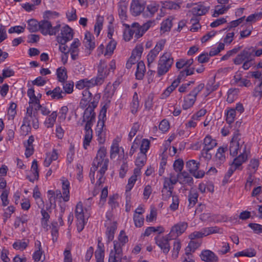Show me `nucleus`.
I'll return each mask as SVG.
<instances>
[{
	"mask_svg": "<svg viewBox=\"0 0 262 262\" xmlns=\"http://www.w3.org/2000/svg\"><path fill=\"white\" fill-rule=\"evenodd\" d=\"M107 154L106 148L101 146L97 151L96 157L94 158L92 167V170L96 171L99 167L100 169L99 173L104 174L107 169L108 159L105 158Z\"/></svg>",
	"mask_w": 262,
	"mask_h": 262,
	"instance_id": "1",
	"label": "nucleus"
},
{
	"mask_svg": "<svg viewBox=\"0 0 262 262\" xmlns=\"http://www.w3.org/2000/svg\"><path fill=\"white\" fill-rule=\"evenodd\" d=\"M173 63V58L169 52L164 53L158 61L157 73L161 76L165 74L170 69Z\"/></svg>",
	"mask_w": 262,
	"mask_h": 262,
	"instance_id": "2",
	"label": "nucleus"
},
{
	"mask_svg": "<svg viewBox=\"0 0 262 262\" xmlns=\"http://www.w3.org/2000/svg\"><path fill=\"white\" fill-rule=\"evenodd\" d=\"M100 98V95L99 94H95L93 97L92 102L89 104L88 106H86L82 117L83 119L81 124V125H82L83 123L86 121L91 120V122L95 121L96 114L94 112V109L97 106Z\"/></svg>",
	"mask_w": 262,
	"mask_h": 262,
	"instance_id": "3",
	"label": "nucleus"
},
{
	"mask_svg": "<svg viewBox=\"0 0 262 262\" xmlns=\"http://www.w3.org/2000/svg\"><path fill=\"white\" fill-rule=\"evenodd\" d=\"M204 87V84H200L184 98V103L182 105L184 110H187L193 106L196 101L197 95L202 91Z\"/></svg>",
	"mask_w": 262,
	"mask_h": 262,
	"instance_id": "4",
	"label": "nucleus"
},
{
	"mask_svg": "<svg viewBox=\"0 0 262 262\" xmlns=\"http://www.w3.org/2000/svg\"><path fill=\"white\" fill-rule=\"evenodd\" d=\"M253 60V48L246 47L238 53L233 59V62L235 65H240L243 62L248 60Z\"/></svg>",
	"mask_w": 262,
	"mask_h": 262,
	"instance_id": "5",
	"label": "nucleus"
},
{
	"mask_svg": "<svg viewBox=\"0 0 262 262\" xmlns=\"http://www.w3.org/2000/svg\"><path fill=\"white\" fill-rule=\"evenodd\" d=\"M166 42L165 39L159 40L156 44L154 49L151 50L147 56V67L148 68L151 67V64L155 60L159 52L163 49Z\"/></svg>",
	"mask_w": 262,
	"mask_h": 262,
	"instance_id": "6",
	"label": "nucleus"
},
{
	"mask_svg": "<svg viewBox=\"0 0 262 262\" xmlns=\"http://www.w3.org/2000/svg\"><path fill=\"white\" fill-rule=\"evenodd\" d=\"M199 163H196V161L191 160L186 162V167L188 170L195 178H203L205 174L203 170H198L199 167Z\"/></svg>",
	"mask_w": 262,
	"mask_h": 262,
	"instance_id": "7",
	"label": "nucleus"
},
{
	"mask_svg": "<svg viewBox=\"0 0 262 262\" xmlns=\"http://www.w3.org/2000/svg\"><path fill=\"white\" fill-rule=\"evenodd\" d=\"M156 244L163 251L165 254H167L170 250V244L169 241L174 239L173 238L168 236V234L165 236H161L160 235L155 237Z\"/></svg>",
	"mask_w": 262,
	"mask_h": 262,
	"instance_id": "8",
	"label": "nucleus"
},
{
	"mask_svg": "<svg viewBox=\"0 0 262 262\" xmlns=\"http://www.w3.org/2000/svg\"><path fill=\"white\" fill-rule=\"evenodd\" d=\"M73 37L72 29L68 25L62 27L61 33L57 37V40L60 44L66 43Z\"/></svg>",
	"mask_w": 262,
	"mask_h": 262,
	"instance_id": "9",
	"label": "nucleus"
},
{
	"mask_svg": "<svg viewBox=\"0 0 262 262\" xmlns=\"http://www.w3.org/2000/svg\"><path fill=\"white\" fill-rule=\"evenodd\" d=\"M187 227V223L185 222H179L172 227L168 236L175 239L185 232Z\"/></svg>",
	"mask_w": 262,
	"mask_h": 262,
	"instance_id": "10",
	"label": "nucleus"
},
{
	"mask_svg": "<svg viewBox=\"0 0 262 262\" xmlns=\"http://www.w3.org/2000/svg\"><path fill=\"white\" fill-rule=\"evenodd\" d=\"M24 118H28V119L33 118V127L35 129H37L39 127L38 119V113L36 111H33V105H29L27 108L26 115Z\"/></svg>",
	"mask_w": 262,
	"mask_h": 262,
	"instance_id": "11",
	"label": "nucleus"
},
{
	"mask_svg": "<svg viewBox=\"0 0 262 262\" xmlns=\"http://www.w3.org/2000/svg\"><path fill=\"white\" fill-rule=\"evenodd\" d=\"M82 98L80 102V106L81 108H85L88 106L89 104L92 102L93 98H92V94L89 89H85L82 91Z\"/></svg>",
	"mask_w": 262,
	"mask_h": 262,
	"instance_id": "12",
	"label": "nucleus"
},
{
	"mask_svg": "<svg viewBox=\"0 0 262 262\" xmlns=\"http://www.w3.org/2000/svg\"><path fill=\"white\" fill-rule=\"evenodd\" d=\"M104 126V120H99L97 124L96 133L97 135V140L100 144H103L105 141V132L103 130Z\"/></svg>",
	"mask_w": 262,
	"mask_h": 262,
	"instance_id": "13",
	"label": "nucleus"
},
{
	"mask_svg": "<svg viewBox=\"0 0 262 262\" xmlns=\"http://www.w3.org/2000/svg\"><path fill=\"white\" fill-rule=\"evenodd\" d=\"M200 257L202 260L206 262H216L218 260L217 256L209 250L203 251Z\"/></svg>",
	"mask_w": 262,
	"mask_h": 262,
	"instance_id": "14",
	"label": "nucleus"
},
{
	"mask_svg": "<svg viewBox=\"0 0 262 262\" xmlns=\"http://www.w3.org/2000/svg\"><path fill=\"white\" fill-rule=\"evenodd\" d=\"M179 182L181 184H188L191 186L193 184V180L191 176L186 171L178 173Z\"/></svg>",
	"mask_w": 262,
	"mask_h": 262,
	"instance_id": "15",
	"label": "nucleus"
},
{
	"mask_svg": "<svg viewBox=\"0 0 262 262\" xmlns=\"http://www.w3.org/2000/svg\"><path fill=\"white\" fill-rule=\"evenodd\" d=\"M46 95L50 96L52 99H61L65 95L59 86H56L53 90H49L46 92Z\"/></svg>",
	"mask_w": 262,
	"mask_h": 262,
	"instance_id": "16",
	"label": "nucleus"
},
{
	"mask_svg": "<svg viewBox=\"0 0 262 262\" xmlns=\"http://www.w3.org/2000/svg\"><path fill=\"white\" fill-rule=\"evenodd\" d=\"M201 243L202 241L201 239H196V241L191 240L185 249V254L188 256V259L191 253H193L201 246Z\"/></svg>",
	"mask_w": 262,
	"mask_h": 262,
	"instance_id": "17",
	"label": "nucleus"
},
{
	"mask_svg": "<svg viewBox=\"0 0 262 262\" xmlns=\"http://www.w3.org/2000/svg\"><path fill=\"white\" fill-rule=\"evenodd\" d=\"M144 9V6L137 0H133L130 5V12L134 16H138Z\"/></svg>",
	"mask_w": 262,
	"mask_h": 262,
	"instance_id": "18",
	"label": "nucleus"
},
{
	"mask_svg": "<svg viewBox=\"0 0 262 262\" xmlns=\"http://www.w3.org/2000/svg\"><path fill=\"white\" fill-rule=\"evenodd\" d=\"M80 43L78 39H75L71 44L70 48L68 50V52H70L71 58L73 60H76L78 56L79 49L78 47Z\"/></svg>",
	"mask_w": 262,
	"mask_h": 262,
	"instance_id": "19",
	"label": "nucleus"
},
{
	"mask_svg": "<svg viewBox=\"0 0 262 262\" xmlns=\"http://www.w3.org/2000/svg\"><path fill=\"white\" fill-rule=\"evenodd\" d=\"M227 150V146H225V147H220L219 148L215 156V161L217 165L220 166L225 161L226 157L225 152Z\"/></svg>",
	"mask_w": 262,
	"mask_h": 262,
	"instance_id": "20",
	"label": "nucleus"
},
{
	"mask_svg": "<svg viewBox=\"0 0 262 262\" xmlns=\"http://www.w3.org/2000/svg\"><path fill=\"white\" fill-rule=\"evenodd\" d=\"M93 39H94L93 35L90 32H86L85 34L83 43L85 47L90 50H93L95 48V43Z\"/></svg>",
	"mask_w": 262,
	"mask_h": 262,
	"instance_id": "21",
	"label": "nucleus"
},
{
	"mask_svg": "<svg viewBox=\"0 0 262 262\" xmlns=\"http://www.w3.org/2000/svg\"><path fill=\"white\" fill-rule=\"evenodd\" d=\"M238 135H234L230 143V154L232 157L236 156L239 149V143L236 141Z\"/></svg>",
	"mask_w": 262,
	"mask_h": 262,
	"instance_id": "22",
	"label": "nucleus"
},
{
	"mask_svg": "<svg viewBox=\"0 0 262 262\" xmlns=\"http://www.w3.org/2000/svg\"><path fill=\"white\" fill-rule=\"evenodd\" d=\"M39 31L44 35H49L52 27L51 23L48 20L43 19L39 21Z\"/></svg>",
	"mask_w": 262,
	"mask_h": 262,
	"instance_id": "23",
	"label": "nucleus"
},
{
	"mask_svg": "<svg viewBox=\"0 0 262 262\" xmlns=\"http://www.w3.org/2000/svg\"><path fill=\"white\" fill-rule=\"evenodd\" d=\"M203 144L205 150H210L216 146V140L212 139L211 136L208 135L204 139Z\"/></svg>",
	"mask_w": 262,
	"mask_h": 262,
	"instance_id": "24",
	"label": "nucleus"
},
{
	"mask_svg": "<svg viewBox=\"0 0 262 262\" xmlns=\"http://www.w3.org/2000/svg\"><path fill=\"white\" fill-rule=\"evenodd\" d=\"M209 7H206L204 5H198L192 8V12L193 15L200 16L205 14L209 10Z\"/></svg>",
	"mask_w": 262,
	"mask_h": 262,
	"instance_id": "25",
	"label": "nucleus"
},
{
	"mask_svg": "<svg viewBox=\"0 0 262 262\" xmlns=\"http://www.w3.org/2000/svg\"><path fill=\"white\" fill-rule=\"evenodd\" d=\"M145 72V66L142 61H139L137 64V71L136 72V77L138 80H141L143 78Z\"/></svg>",
	"mask_w": 262,
	"mask_h": 262,
	"instance_id": "26",
	"label": "nucleus"
},
{
	"mask_svg": "<svg viewBox=\"0 0 262 262\" xmlns=\"http://www.w3.org/2000/svg\"><path fill=\"white\" fill-rule=\"evenodd\" d=\"M117 229V225L115 222H113L112 225L108 227L106 231V235L107 237V242L112 241L114 237V234Z\"/></svg>",
	"mask_w": 262,
	"mask_h": 262,
	"instance_id": "27",
	"label": "nucleus"
},
{
	"mask_svg": "<svg viewBox=\"0 0 262 262\" xmlns=\"http://www.w3.org/2000/svg\"><path fill=\"white\" fill-rule=\"evenodd\" d=\"M62 184V193L63 194V199L64 201L67 202L69 200L70 198V183L68 180H63Z\"/></svg>",
	"mask_w": 262,
	"mask_h": 262,
	"instance_id": "28",
	"label": "nucleus"
},
{
	"mask_svg": "<svg viewBox=\"0 0 262 262\" xmlns=\"http://www.w3.org/2000/svg\"><path fill=\"white\" fill-rule=\"evenodd\" d=\"M39 22L35 19H31L28 21V28L30 32H36L39 31Z\"/></svg>",
	"mask_w": 262,
	"mask_h": 262,
	"instance_id": "29",
	"label": "nucleus"
},
{
	"mask_svg": "<svg viewBox=\"0 0 262 262\" xmlns=\"http://www.w3.org/2000/svg\"><path fill=\"white\" fill-rule=\"evenodd\" d=\"M57 76L59 81L63 82L68 78L67 70L64 67H60L57 69Z\"/></svg>",
	"mask_w": 262,
	"mask_h": 262,
	"instance_id": "30",
	"label": "nucleus"
},
{
	"mask_svg": "<svg viewBox=\"0 0 262 262\" xmlns=\"http://www.w3.org/2000/svg\"><path fill=\"white\" fill-rule=\"evenodd\" d=\"M247 155L244 154V153H241L238 157H236L234 159L233 162L231 165H233L234 167H236V169H237L243 162L247 160Z\"/></svg>",
	"mask_w": 262,
	"mask_h": 262,
	"instance_id": "31",
	"label": "nucleus"
},
{
	"mask_svg": "<svg viewBox=\"0 0 262 262\" xmlns=\"http://www.w3.org/2000/svg\"><path fill=\"white\" fill-rule=\"evenodd\" d=\"M180 82L176 79L172 82L171 85L169 86L162 94V98H165L167 97L170 93L178 86Z\"/></svg>",
	"mask_w": 262,
	"mask_h": 262,
	"instance_id": "32",
	"label": "nucleus"
},
{
	"mask_svg": "<svg viewBox=\"0 0 262 262\" xmlns=\"http://www.w3.org/2000/svg\"><path fill=\"white\" fill-rule=\"evenodd\" d=\"M229 8V6L217 5L215 7L214 12L212 14V16L214 17H217L220 15L225 13Z\"/></svg>",
	"mask_w": 262,
	"mask_h": 262,
	"instance_id": "33",
	"label": "nucleus"
},
{
	"mask_svg": "<svg viewBox=\"0 0 262 262\" xmlns=\"http://www.w3.org/2000/svg\"><path fill=\"white\" fill-rule=\"evenodd\" d=\"M120 148L119 144L117 141L114 140L111 147L110 150V158L111 159H114L116 157L117 155L119 154Z\"/></svg>",
	"mask_w": 262,
	"mask_h": 262,
	"instance_id": "34",
	"label": "nucleus"
},
{
	"mask_svg": "<svg viewBox=\"0 0 262 262\" xmlns=\"http://www.w3.org/2000/svg\"><path fill=\"white\" fill-rule=\"evenodd\" d=\"M57 118L56 112H53L46 119L45 124L47 127L50 128L53 126L54 123L56 121Z\"/></svg>",
	"mask_w": 262,
	"mask_h": 262,
	"instance_id": "35",
	"label": "nucleus"
},
{
	"mask_svg": "<svg viewBox=\"0 0 262 262\" xmlns=\"http://www.w3.org/2000/svg\"><path fill=\"white\" fill-rule=\"evenodd\" d=\"M199 196V194L196 192H190L188 198L189 204L188 207L190 208H192L198 202V198Z\"/></svg>",
	"mask_w": 262,
	"mask_h": 262,
	"instance_id": "36",
	"label": "nucleus"
},
{
	"mask_svg": "<svg viewBox=\"0 0 262 262\" xmlns=\"http://www.w3.org/2000/svg\"><path fill=\"white\" fill-rule=\"evenodd\" d=\"M116 41L114 39H112L106 46V51L104 53V55L111 56L112 54L113 53L114 50L116 48Z\"/></svg>",
	"mask_w": 262,
	"mask_h": 262,
	"instance_id": "37",
	"label": "nucleus"
},
{
	"mask_svg": "<svg viewBox=\"0 0 262 262\" xmlns=\"http://www.w3.org/2000/svg\"><path fill=\"white\" fill-rule=\"evenodd\" d=\"M31 170L33 172V176L34 177V179H32L31 178H29V180L31 182H34L35 180H37L39 178V172L38 169V165L37 162L36 160H34L32 163L31 166Z\"/></svg>",
	"mask_w": 262,
	"mask_h": 262,
	"instance_id": "38",
	"label": "nucleus"
},
{
	"mask_svg": "<svg viewBox=\"0 0 262 262\" xmlns=\"http://www.w3.org/2000/svg\"><path fill=\"white\" fill-rule=\"evenodd\" d=\"M181 243L179 240L176 239L173 243V247L172 251V258L176 259L179 255V251L181 249Z\"/></svg>",
	"mask_w": 262,
	"mask_h": 262,
	"instance_id": "39",
	"label": "nucleus"
},
{
	"mask_svg": "<svg viewBox=\"0 0 262 262\" xmlns=\"http://www.w3.org/2000/svg\"><path fill=\"white\" fill-rule=\"evenodd\" d=\"M114 249L113 254L116 257H119L122 259V250L120 243L117 241H114Z\"/></svg>",
	"mask_w": 262,
	"mask_h": 262,
	"instance_id": "40",
	"label": "nucleus"
},
{
	"mask_svg": "<svg viewBox=\"0 0 262 262\" xmlns=\"http://www.w3.org/2000/svg\"><path fill=\"white\" fill-rule=\"evenodd\" d=\"M242 48V46H237L236 47H235L234 48L232 49V50H230L228 51L227 53L224 55L221 58V60H227L230 57L238 53L239 51L241 50Z\"/></svg>",
	"mask_w": 262,
	"mask_h": 262,
	"instance_id": "41",
	"label": "nucleus"
},
{
	"mask_svg": "<svg viewBox=\"0 0 262 262\" xmlns=\"http://www.w3.org/2000/svg\"><path fill=\"white\" fill-rule=\"evenodd\" d=\"M127 6L125 4H120L119 5V8H118V13L120 18L123 20H125L127 18Z\"/></svg>",
	"mask_w": 262,
	"mask_h": 262,
	"instance_id": "42",
	"label": "nucleus"
},
{
	"mask_svg": "<svg viewBox=\"0 0 262 262\" xmlns=\"http://www.w3.org/2000/svg\"><path fill=\"white\" fill-rule=\"evenodd\" d=\"M172 18H168L163 21L161 24V30L163 32L169 31L172 25Z\"/></svg>",
	"mask_w": 262,
	"mask_h": 262,
	"instance_id": "43",
	"label": "nucleus"
},
{
	"mask_svg": "<svg viewBox=\"0 0 262 262\" xmlns=\"http://www.w3.org/2000/svg\"><path fill=\"white\" fill-rule=\"evenodd\" d=\"M103 17L98 16L94 26V32L98 36L103 26Z\"/></svg>",
	"mask_w": 262,
	"mask_h": 262,
	"instance_id": "44",
	"label": "nucleus"
},
{
	"mask_svg": "<svg viewBox=\"0 0 262 262\" xmlns=\"http://www.w3.org/2000/svg\"><path fill=\"white\" fill-rule=\"evenodd\" d=\"M139 105V102L138 100V95L137 93L135 92L131 104V111L133 114H135L137 112Z\"/></svg>",
	"mask_w": 262,
	"mask_h": 262,
	"instance_id": "45",
	"label": "nucleus"
},
{
	"mask_svg": "<svg viewBox=\"0 0 262 262\" xmlns=\"http://www.w3.org/2000/svg\"><path fill=\"white\" fill-rule=\"evenodd\" d=\"M62 83V87L64 90V93L66 94H71L73 91L74 82L71 81L63 82Z\"/></svg>",
	"mask_w": 262,
	"mask_h": 262,
	"instance_id": "46",
	"label": "nucleus"
},
{
	"mask_svg": "<svg viewBox=\"0 0 262 262\" xmlns=\"http://www.w3.org/2000/svg\"><path fill=\"white\" fill-rule=\"evenodd\" d=\"M132 26L135 33V37L138 39L142 36L144 32L139 24L138 23H134Z\"/></svg>",
	"mask_w": 262,
	"mask_h": 262,
	"instance_id": "47",
	"label": "nucleus"
},
{
	"mask_svg": "<svg viewBox=\"0 0 262 262\" xmlns=\"http://www.w3.org/2000/svg\"><path fill=\"white\" fill-rule=\"evenodd\" d=\"M259 161L256 159H252L250 160L248 165V169L251 172L255 173L259 166Z\"/></svg>",
	"mask_w": 262,
	"mask_h": 262,
	"instance_id": "48",
	"label": "nucleus"
},
{
	"mask_svg": "<svg viewBox=\"0 0 262 262\" xmlns=\"http://www.w3.org/2000/svg\"><path fill=\"white\" fill-rule=\"evenodd\" d=\"M21 129L25 135H27L31 132V124H29V120L28 119V118H24L23 123L21 126Z\"/></svg>",
	"mask_w": 262,
	"mask_h": 262,
	"instance_id": "49",
	"label": "nucleus"
},
{
	"mask_svg": "<svg viewBox=\"0 0 262 262\" xmlns=\"http://www.w3.org/2000/svg\"><path fill=\"white\" fill-rule=\"evenodd\" d=\"M134 34L135 33L133 26L132 27V28H129V27L128 26V27L124 30L123 33L124 39L126 41H129L133 37V36Z\"/></svg>",
	"mask_w": 262,
	"mask_h": 262,
	"instance_id": "50",
	"label": "nucleus"
},
{
	"mask_svg": "<svg viewBox=\"0 0 262 262\" xmlns=\"http://www.w3.org/2000/svg\"><path fill=\"white\" fill-rule=\"evenodd\" d=\"M235 114V110L233 108H231L227 111L226 114V121L228 124H230L234 122Z\"/></svg>",
	"mask_w": 262,
	"mask_h": 262,
	"instance_id": "51",
	"label": "nucleus"
},
{
	"mask_svg": "<svg viewBox=\"0 0 262 262\" xmlns=\"http://www.w3.org/2000/svg\"><path fill=\"white\" fill-rule=\"evenodd\" d=\"M146 156L143 154H140L135 161V164L137 167H142L146 162Z\"/></svg>",
	"mask_w": 262,
	"mask_h": 262,
	"instance_id": "52",
	"label": "nucleus"
},
{
	"mask_svg": "<svg viewBox=\"0 0 262 262\" xmlns=\"http://www.w3.org/2000/svg\"><path fill=\"white\" fill-rule=\"evenodd\" d=\"M173 168L176 172L178 173L182 172L184 166V162L182 159H179L174 162Z\"/></svg>",
	"mask_w": 262,
	"mask_h": 262,
	"instance_id": "53",
	"label": "nucleus"
},
{
	"mask_svg": "<svg viewBox=\"0 0 262 262\" xmlns=\"http://www.w3.org/2000/svg\"><path fill=\"white\" fill-rule=\"evenodd\" d=\"M150 142L147 139H143L142 141L141 145L140 146V154L146 155V152L147 151L149 148Z\"/></svg>",
	"mask_w": 262,
	"mask_h": 262,
	"instance_id": "54",
	"label": "nucleus"
},
{
	"mask_svg": "<svg viewBox=\"0 0 262 262\" xmlns=\"http://www.w3.org/2000/svg\"><path fill=\"white\" fill-rule=\"evenodd\" d=\"M91 86V82L85 79L79 81L76 84V88L79 90L83 89L84 88L88 89Z\"/></svg>",
	"mask_w": 262,
	"mask_h": 262,
	"instance_id": "55",
	"label": "nucleus"
},
{
	"mask_svg": "<svg viewBox=\"0 0 262 262\" xmlns=\"http://www.w3.org/2000/svg\"><path fill=\"white\" fill-rule=\"evenodd\" d=\"M179 204V197L177 195H172V203L170 204L169 208L172 211H176L178 209Z\"/></svg>",
	"mask_w": 262,
	"mask_h": 262,
	"instance_id": "56",
	"label": "nucleus"
},
{
	"mask_svg": "<svg viewBox=\"0 0 262 262\" xmlns=\"http://www.w3.org/2000/svg\"><path fill=\"white\" fill-rule=\"evenodd\" d=\"M143 51V48L141 45L137 46L133 50L132 55L133 57L136 58H140Z\"/></svg>",
	"mask_w": 262,
	"mask_h": 262,
	"instance_id": "57",
	"label": "nucleus"
},
{
	"mask_svg": "<svg viewBox=\"0 0 262 262\" xmlns=\"http://www.w3.org/2000/svg\"><path fill=\"white\" fill-rule=\"evenodd\" d=\"M28 243V242H16L13 244V247L16 250H24L27 247Z\"/></svg>",
	"mask_w": 262,
	"mask_h": 262,
	"instance_id": "58",
	"label": "nucleus"
},
{
	"mask_svg": "<svg viewBox=\"0 0 262 262\" xmlns=\"http://www.w3.org/2000/svg\"><path fill=\"white\" fill-rule=\"evenodd\" d=\"M104 78L102 76V74H98V76L95 79H92L89 80L91 82V86H94L95 85H101L104 81Z\"/></svg>",
	"mask_w": 262,
	"mask_h": 262,
	"instance_id": "59",
	"label": "nucleus"
},
{
	"mask_svg": "<svg viewBox=\"0 0 262 262\" xmlns=\"http://www.w3.org/2000/svg\"><path fill=\"white\" fill-rule=\"evenodd\" d=\"M134 221L137 227H141L144 223V218L139 215L134 214Z\"/></svg>",
	"mask_w": 262,
	"mask_h": 262,
	"instance_id": "60",
	"label": "nucleus"
},
{
	"mask_svg": "<svg viewBox=\"0 0 262 262\" xmlns=\"http://www.w3.org/2000/svg\"><path fill=\"white\" fill-rule=\"evenodd\" d=\"M248 226L250 227L256 234L262 233V225L256 223H249Z\"/></svg>",
	"mask_w": 262,
	"mask_h": 262,
	"instance_id": "61",
	"label": "nucleus"
},
{
	"mask_svg": "<svg viewBox=\"0 0 262 262\" xmlns=\"http://www.w3.org/2000/svg\"><path fill=\"white\" fill-rule=\"evenodd\" d=\"M66 16L69 21H74L77 19L76 10L74 8H72L71 11H68L66 13Z\"/></svg>",
	"mask_w": 262,
	"mask_h": 262,
	"instance_id": "62",
	"label": "nucleus"
},
{
	"mask_svg": "<svg viewBox=\"0 0 262 262\" xmlns=\"http://www.w3.org/2000/svg\"><path fill=\"white\" fill-rule=\"evenodd\" d=\"M163 8L167 9H177L180 8V6L177 4L172 2H166L163 4Z\"/></svg>",
	"mask_w": 262,
	"mask_h": 262,
	"instance_id": "63",
	"label": "nucleus"
},
{
	"mask_svg": "<svg viewBox=\"0 0 262 262\" xmlns=\"http://www.w3.org/2000/svg\"><path fill=\"white\" fill-rule=\"evenodd\" d=\"M253 96L255 97H262V83L256 86L253 91Z\"/></svg>",
	"mask_w": 262,
	"mask_h": 262,
	"instance_id": "64",
	"label": "nucleus"
}]
</instances>
